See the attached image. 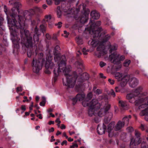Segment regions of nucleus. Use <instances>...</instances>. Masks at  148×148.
<instances>
[{
    "label": "nucleus",
    "mask_w": 148,
    "mask_h": 148,
    "mask_svg": "<svg viewBox=\"0 0 148 148\" xmlns=\"http://www.w3.org/2000/svg\"><path fill=\"white\" fill-rule=\"evenodd\" d=\"M54 60L56 62L58 63V67L56 69L55 68L53 70L55 76L57 77L59 75L62 73L66 77V79H62L63 84L64 86H67L69 88H73L74 86L76 81L79 82H83L88 79L89 75L86 73H83L81 75L80 73L82 72V69L83 68V62L78 61L75 62V65L77 66L79 70V75L77 76V74H70L71 67L69 66L67 68L66 66V59L65 56H62L61 57L59 54H54Z\"/></svg>",
    "instance_id": "nucleus-1"
},
{
    "label": "nucleus",
    "mask_w": 148,
    "mask_h": 148,
    "mask_svg": "<svg viewBox=\"0 0 148 148\" xmlns=\"http://www.w3.org/2000/svg\"><path fill=\"white\" fill-rule=\"evenodd\" d=\"M4 11L7 15L8 23L9 26L12 29H13V27H17V28H21L24 26L25 20L23 18L22 16H18V24L16 23V20L14 19L16 16V13L15 12V8H12L9 14L7 13V9L6 5L4 7Z\"/></svg>",
    "instance_id": "nucleus-2"
},
{
    "label": "nucleus",
    "mask_w": 148,
    "mask_h": 148,
    "mask_svg": "<svg viewBox=\"0 0 148 148\" xmlns=\"http://www.w3.org/2000/svg\"><path fill=\"white\" fill-rule=\"evenodd\" d=\"M115 78L118 81H120V85L122 87H124L128 82L130 86L134 88L138 84V81L136 77H132L130 75H123L119 73H116L115 74Z\"/></svg>",
    "instance_id": "nucleus-3"
},
{
    "label": "nucleus",
    "mask_w": 148,
    "mask_h": 148,
    "mask_svg": "<svg viewBox=\"0 0 148 148\" xmlns=\"http://www.w3.org/2000/svg\"><path fill=\"white\" fill-rule=\"evenodd\" d=\"M142 87L139 86L127 94L126 96L127 99L131 103H135L136 106H138L140 104L144 102L145 99L140 97L141 92L142 91Z\"/></svg>",
    "instance_id": "nucleus-4"
},
{
    "label": "nucleus",
    "mask_w": 148,
    "mask_h": 148,
    "mask_svg": "<svg viewBox=\"0 0 148 148\" xmlns=\"http://www.w3.org/2000/svg\"><path fill=\"white\" fill-rule=\"evenodd\" d=\"M88 101H84L82 103L84 106L89 107L88 114L89 116H91L96 113L95 112L100 108L101 105L95 99H93L90 103H88Z\"/></svg>",
    "instance_id": "nucleus-5"
},
{
    "label": "nucleus",
    "mask_w": 148,
    "mask_h": 148,
    "mask_svg": "<svg viewBox=\"0 0 148 148\" xmlns=\"http://www.w3.org/2000/svg\"><path fill=\"white\" fill-rule=\"evenodd\" d=\"M110 38V36L108 34L105 36L102 40L100 42H98L97 41H95L93 40L89 41L88 42V44L92 45L93 47H96L97 44L98 45V46L97 48V51H100L99 53L100 54L98 56V57L101 55H104V50L105 48L104 46L103 43L109 40Z\"/></svg>",
    "instance_id": "nucleus-6"
},
{
    "label": "nucleus",
    "mask_w": 148,
    "mask_h": 148,
    "mask_svg": "<svg viewBox=\"0 0 148 148\" xmlns=\"http://www.w3.org/2000/svg\"><path fill=\"white\" fill-rule=\"evenodd\" d=\"M21 37L23 43L27 47H31L32 45V37L31 36L29 31L22 29L20 31Z\"/></svg>",
    "instance_id": "nucleus-7"
},
{
    "label": "nucleus",
    "mask_w": 148,
    "mask_h": 148,
    "mask_svg": "<svg viewBox=\"0 0 148 148\" xmlns=\"http://www.w3.org/2000/svg\"><path fill=\"white\" fill-rule=\"evenodd\" d=\"M39 55L41 58L38 60L36 58H34L32 63L33 71L36 73H38L41 69L42 64L45 60L43 58V53H40Z\"/></svg>",
    "instance_id": "nucleus-8"
},
{
    "label": "nucleus",
    "mask_w": 148,
    "mask_h": 148,
    "mask_svg": "<svg viewBox=\"0 0 148 148\" xmlns=\"http://www.w3.org/2000/svg\"><path fill=\"white\" fill-rule=\"evenodd\" d=\"M109 59L114 64H117L123 61L125 59V57L123 55H121L117 52H115L110 55Z\"/></svg>",
    "instance_id": "nucleus-9"
},
{
    "label": "nucleus",
    "mask_w": 148,
    "mask_h": 148,
    "mask_svg": "<svg viewBox=\"0 0 148 148\" xmlns=\"http://www.w3.org/2000/svg\"><path fill=\"white\" fill-rule=\"evenodd\" d=\"M138 109L141 110L139 115L141 116H145V119L148 121V104L143 103L139 106Z\"/></svg>",
    "instance_id": "nucleus-10"
},
{
    "label": "nucleus",
    "mask_w": 148,
    "mask_h": 148,
    "mask_svg": "<svg viewBox=\"0 0 148 148\" xmlns=\"http://www.w3.org/2000/svg\"><path fill=\"white\" fill-rule=\"evenodd\" d=\"M46 61L45 63V67L46 69H49L50 70H46L45 71V73L50 74L51 73V70L53 68H54L55 65L53 62H51L52 60V56H48L46 58Z\"/></svg>",
    "instance_id": "nucleus-11"
},
{
    "label": "nucleus",
    "mask_w": 148,
    "mask_h": 148,
    "mask_svg": "<svg viewBox=\"0 0 148 148\" xmlns=\"http://www.w3.org/2000/svg\"><path fill=\"white\" fill-rule=\"evenodd\" d=\"M111 105L108 103H107L105 105L103 108H101L97 113L98 115L100 117H102L107 113L110 109Z\"/></svg>",
    "instance_id": "nucleus-12"
},
{
    "label": "nucleus",
    "mask_w": 148,
    "mask_h": 148,
    "mask_svg": "<svg viewBox=\"0 0 148 148\" xmlns=\"http://www.w3.org/2000/svg\"><path fill=\"white\" fill-rule=\"evenodd\" d=\"M101 24V22L97 21L95 24L93 23L90 26V28L92 29V32L93 34V36L94 38L98 37L100 33L99 31L98 30L95 31L94 29L95 27H96L100 25Z\"/></svg>",
    "instance_id": "nucleus-13"
},
{
    "label": "nucleus",
    "mask_w": 148,
    "mask_h": 148,
    "mask_svg": "<svg viewBox=\"0 0 148 148\" xmlns=\"http://www.w3.org/2000/svg\"><path fill=\"white\" fill-rule=\"evenodd\" d=\"M135 136L137 137L136 139V141L134 138H132L130 143V145L134 144V145H138L141 142V140L139 138L140 135V132L137 130H135Z\"/></svg>",
    "instance_id": "nucleus-14"
},
{
    "label": "nucleus",
    "mask_w": 148,
    "mask_h": 148,
    "mask_svg": "<svg viewBox=\"0 0 148 148\" xmlns=\"http://www.w3.org/2000/svg\"><path fill=\"white\" fill-rule=\"evenodd\" d=\"M85 95L84 93L78 94L75 98L73 99V101L75 103L76 102L78 101H83L85 99Z\"/></svg>",
    "instance_id": "nucleus-15"
},
{
    "label": "nucleus",
    "mask_w": 148,
    "mask_h": 148,
    "mask_svg": "<svg viewBox=\"0 0 148 148\" xmlns=\"http://www.w3.org/2000/svg\"><path fill=\"white\" fill-rule=\"evenodd\" d=\"M106 129V126L103 124L102 126H100L99 125H98L97 130L99 134L102 135L105 133Z\"/></svg>",
    "instance_id": "nucleus-16"
},
{
    "label": "nucleus",
    "mask_w": 148,
    "mask_h": 148,
    "mask_svg": "<svg viewBox=\"0 0 148 148\" xmlns=\"http://www.w3.org/2000/svg\"><path fill=\"white\" fill-rule=\"evenodd\" d=\"M90 15L92 19H97L100 17L99 14L95 10H93L90 13Z\"/></svg>",
    "instance_id": "nucleus-17"
},
{
    "label": "nucleus",
    "mask_w": 148,
    "mask_h": 148,
    "mask_svg": "<svg viewBox=\"0 0 148 148\" xmlns=\"http://www.w3.org/2000/svg\"><path fill=\"white\" fill-rule=\"evenodd\" d=\"M41 9L40 8L36 7L34 8L30 9L29 11V12L31 14V15L32 16L36 12L40 11Z\"/></svg>",
    "instance_id": "nucleus-18"
},
{
    "label": "nucleus",
    "mask_w": 148,
    "mask_h": 148,
    "mask_svg": "<svg viewBox=\"0 0 148 148\" xmlns=\"http://www.w3.org/2000/svg\"><path fill=\"white\" fill-rule=\"evenodd\" d=\"M125 125L121 121H119L116 124L115 130H119L123 127Z\"/></svg>",
    "instance_id": "nucleus-19"
},
{
    "label": "nucleus",
    "mask_w": 148,
    "mask_h": 148,
    "mask_svg": "<svg viewBox=\"0 0 148 148\" xmlns=\"http://www.w3.org/2000/svg\"><path fill=\"white\" fill-rule=\"evenodd\" d=\"M131 116L130 115L126 116L123 119L122 122L124 123V125H127L129 123V119H131Z\"/></svg>",
    "instance_id": "nucleus-20"
},
{
    "label": "nucleus",
    "mask_w": 148,
    "mask_h": 148,
    "mask_svg": "<svg viewBox=\"0 0 148 148\" xmlns=\"http://www.w3.org/2000/svg\"><path fill=\"white\" fill-rule=\"evenodd\" d=\"M32 16L31 14L28 11H25L24 14V17L25 18V20H31V18Z\"/></svg>",
    "instance_id": "nucleus-21"
},
{
    "label": "nucleus",
    "mask_w": 148,
    "mask_h": 148,
    "mask_svg": "<svg viewBox=\"0 0 148 148\" xmlns=\"http://www.w3.org/2000/svg\"><path fill=\"white\" fill-rule=\"evenodd\" d=\"M55 2V3L56 5L59 4L60 2L64 0H53ZM46 2L47 4L49 5H51L52 3V0H47Z\"/></svg>",
    "instance_id": "nucleus-22"
},
{
    "label": "nucleus",
    "mask_w": 148,
    "mask_h": 148,
    "mask_svg": "<svg viewBox=\"0 0 148 148\" xmlns=\"http://www.w3.org/2000/svg\"><path fill=\"white\" fill-rule=\"evenodd\" d=\"M92 94L91 92H90L88 93L87 96V97L83 101H88V103H90V102H89V100H90L92 97Z\"/></svg>",
    "instance_id": "nucleus-23"
},
{
    "label": "nucleus",
    "mask_w": 148,
    "mask_h": 148,
    "mask_svg": "<svg viewBox=\"0 0 148 148\" xmlns=\"http://www.w3.org/2000/svg\"><path fill=\"white\" fill-rule=\"evenodd\" d=\"M114 127V123H111L108 125V132H110L113 129Z\"/></svg>",
    "instance_id": "nucleus-24"
},
{
    "label": "nucleus",
    "mask_w": 148,
    "mask_h": 148,
    "mask_svg": "<svg viewBox=\"0 0 148 148\" xmlns=\"http://www.w3.org/2000/svg\"><path fill=\"white\" fill-rule=\"evenodd\" d=\"M119 105L123 108H125L126 106V103L125 101H123L122 100H120L119 102Z\"/></svg>",
    "instance_id": "nucleus-25"
},
{
    "label": "nucleus",
    "mask_w": 148,
    "mask_h": 148,
    "mask_svg": "<svg viewBox=\"0 0 148 148\" xmlns=\"http://www.w3.org/2000/svg\"><path fill=\"white\" fill-rule=\"evenodd\" d=\"M131 63V61L129 60H126L123 63V66L125 67H128Z\"/></svg>",
    "instance_id": "nucleus-26"
},
{
    "label": "nucleus",
    "mask_w": 148,
    "mask_h": 148,
    "mask_svg": "<svg viewBox=\"0 0 148 148\" xmlns=\"http://www.w3.org/2000/svg\"><path fill=\"white\" fill-rule=\"evenodd\" d=\"M57 13L58 16L59 18L61 16L62 13L61 10V9L60 7H57Z\"/></svg>",
    "instance_id": "nucleus-27"
},
{
    "label": "nucleus",
    "mask_w": 148,
    "mask_h": 148,
    "mask_svg": "<svg viewBox=\"0 0 148 148\" xmlns=\"http://www.w3.org/2000/svg\"><path fill=\"white\" fill-rule=\"evenodd\" d=\"M76 41H77V44L78 45H82L83 44L82 40L81 38L78 37H77L76 39Z\"/></svg>",
    "instance_id": "nucleus-28"
},
{
    "label": "nucleus",
    "mask_w": 148,
    "mask_h": 148,
    "mask_svg": "<svg viewBox=\"0 0 148 148\" xmlns=\"http://www.w3.org/2000/svg\"><path fill=\"white\" fill-rule=\"evenodd\" d=\"M40 34H35L34 36V42H38L39 40V36Z\"/></svg>",
    "instance_id": "nucleus-29"
},
{
    "label": "nucleus",
    "mask_w": 148,
    "mask_h": 148,
    "mask_svg": "<svg viewBox=\"0 0 148 148\" xmlns=\"http://www.w3.org/2000/svg\"><path fill=\"white\" fill-rule=\"evenodd\" d=\"M45 18L46 21L49 22L51 19V16L50 15H47L45 16Z\"/></svg>",
    "instance_id": "nucleus-30"
},
{
    "label": "nucleus",
    "mask_w": 148,
    "mask_h": 148,
    "mask_svg": "<svg viewBox=\"0 0 148 148\" xmlns=\"http://www.w3.org/2000/svg\"><path fill=\"white\" fill-rule=\"evenodd\" d=\"M117 49V46L116 45H114L111 47V48L110 51V52H112V51L116 50Z\"/></svg>",
    "instance_id": "nucleus-31"
},
{
    "label": "nucleus",
    "mask_w": 148,
    "mask_h": 148,
    "mask_svg": "<svg viewBox=\"0 0 148 148\" xmlns=\"http://www.w3.org/2000/svg\"><path fill=\"white\" fill-rule=\"evenodd\" d=\"M102 90L99 89H97L95 91H94V92L97 95H99L102 93Z\"/></svg>",
    "instance_id": "nucleus-32"
},
{
    "label": "nucleus",
    "mask_w": 148,
    "mask_h": 148,
    "mask_svg": "<svg viewBox=\"0 0 148 148\" xmlns=\"http://www.w3.org/2000/svg\"><path fill=\"white\" fill-rule=\"evenodd\" d=\"M78 147V145L75 143H72V145H70V148H77Z\"/></svg>",
    "instance_id": "nucleus-33"
},
{
    "label": "nucleus",
    "mask_w": 148,
    "mask_h": 148,
    "mask_svg": "<svg viewBox=\"0 0 148 148\" xmlns=\"http://www.w3.org/2000/svg\"><path fill=\"white\" fill-rule=\"evenodd\" d=\"M40 29L42 30V32H43L45 30V27L43 25H40Z\"/></svg>",
    "instance_id": "nucleus-34"
},
{
    "label": "nucleus",
    "mask_w": 148,
    "mask_h": 148,
    "mask_svg": "<svg viewBox=\"0 0 148 148\" xmlns=\"http://www.w3.org/2000/svg\"><path fill=\"white\" fill-rule=\"evenodd\" d=\"M89 50H86L85 48H84L83 49L82 52L83 54L84 55H87V52Z\"/></svg>",
    "instance_id": "nucleus-35"
},
{
    "label": "nucleus",
    "mask_w": 148,
    "mask_h": 148,
    "mask_svg": "<svg viewBox=\"0 0 148 148\" xmlns=\"http://www.w3.org/2000/svg\"><path fill=\"white\" fill-rule=\"evenodd\" d=\"M56 122L58 123V124H57V125L58 127H60V124L61 123V121L60 120V119L59 118H58L56 119L55 121Z\"/></svg>",
    "instance_id": "nucleus-36"
},
{
    "label": "nucleus",
    "mask_w": 148,
    "mask_h": 148,
    "mask_svg": "<svg viewBox=\"0 0 148 148\" xmlns=\"http://www.w3.org/2000/svg\"><path fill=\"white\" fill-rule=\"evenodd\" d=\"M62 23L60 22H59L57 24H55V25L57 26V27L58 28H60L62 26Z\"/></svg>",
    "instance_id": "nucleus-37"
},
{
    "label": "nucleus",
    "mask_w": 148,
    "mask_h": 148,
    "mask_svg": "<svg viewBox=\"0 0 148 148\" xmlns=\"http://www.w3.org/2000/svg\"><path fill=\"white\" fill-rule=\"evenodd\" d=\"M106 65V64L105 63L103 62H101L99 63V65L101 67H103L104 66H105Z\"/></svg>",
    "instance_id": "nucleus-38"
},
{
    "label": "nucleus",
    "mask_w": 148,
    "mask_h": 148,
    "mask_svg": "<svg viewBox=\"0 0 148 148\" xmlns=\"http://www.w3.org/2000/svg\"><path fill=\"white\" fill-rule=\"evenodd\" d=\"M110 93L113 97H114L116 96L115 93L113 90H111Z\"/></svg>",
    "instance_id": "nucleus-39"
},
{
    "label": "nucleus",
    "mask_w": 148,
    "mask_h": 148,
    "mask_svg": "<svg viewBox=\"0 0 148 148\" xmlns=\"http://www.w3.org/2000/svg\"><path fill=\"white\" fill-rule=\"evenodd\" d=\"M57 35L56 34H54L53 35L52 39L54 40H56L57 39Z\"/></svg>",
    "instance_id": "nucleus-40"
},
{
    "label": "nucleus",
    "mask_w": 148,
    "mask_h": 148,
    "mask_svg": "<svg viewBox=\"0 0 148 148\" xmlns=\"http://www.w3.org/2000/svg\"><path fill=\"white\" fill-rule=\"evenodd\" d=\"M64 32L65 34V35L64 36L65 38H67L69 35V33L67 32L66 31H64Z\"/></svg>",
    "instance_id": "nucleus-41"
},
{
    "label": "nucleus",
    "mask_w": 148,
    "mask_h": 148,
    "mask_svg": "<svg viewBox=\"0 0 148 148\" xmlns=\"http://www.w3.org/2000/svg\"><path fill=\"white\" fill-rule=\"evenodd\" d=\"M108 81L112 85L113 84H114V81L113 79H109L108 80Z\"/></svg>",
    "instance_id": "nucleus-42"
},
{
    "label": "nucleus",
    "mask_w": 148,
    "mask_h": 148,
    "mask_svg": "<svg viewBox=\"0 0 148 148\" xmlns=\"http://www.w3.org/2000/svg\"><path fill=\"white\" fill-rule=\"evenodd\" d=\"M22 90V88L21 87H17L16 88V92H21Z\"/></svg>",
    "instance_id": "nucleus-43"
},
{
    "label": "nucleus",
    "mask_w": 148,
    "mask_h": 148,
    "mask_svg": "<svg viewBox=\"0 0 148 148\" xmlns=\"http://www.w3.org/2000/svg\"><path fill=\"white\" fill-rule=\"evenodd\" d=\"M14 40L15 39L16 40H15V41H14V42H15V41H16V42L17 43H18L19 40H20V39L19 38L18 39L17 38L18 37H17V36H14Z\"/></svg>",
    "instance_id": "nucleus-44"
},
{
    "label": "nucleus",
    "mask_w": 148,
    "mask_h": 148,
    "mask_svg": "<svg viewBox=\"0 0 148 148\" xmlns=\"http://www.w3.org/2000/svg\"><path fill=\"white\" fill-rule=\"evenodd\" d=\"M115 90L116 92H118L121 91V89L118 87L116 86L115 87Z\"/></svg>",
    "instance_id": "nucleus-45"
},
{
    "label": "nucleus",
    "mask_w": 148,
    "mask_h": 148,
    "mask_svg": "<svg viewBox=\"0 0 148 148\" xmlns=\"http://www.w3.org/2000/svg\"><path fill=\"white\" fill-rule=\"evenodd\" d=\"M27 55L28 57H30L32 55V52L31 51H28L27 52Z\"/></svg>",
    "instance_id": "nucleus-46"
},
{
    "label": "nucleus",
    "mask_w": 148,
    "mask_h": 148,
    "mask_svg": "<svg viewBox=\"0 0 148 148\" xmlns=\"http://www.w3.org/2000/svg\"><path fill=\"white\" fill-rule=\"evenodd\" d=\"M38 30L37 26H36L35 28L34 32L35 34H39L38 33Z\"/></svg>",
    "instance_id": "nucleus-47"
},
{
    "label": "nucleus",
    "mask_w": 148,
    "mask_h": 148,
    "mask_svg": "<svg viewBox=\"0 0 148 148\" xmlns=\"http://www.w3.org/2000/svg\"><path fill=\"white\" fill-rule=\"evenodd\" d=\"M21 109L23 110V111H25L26 110V106L25 105H23L21 106Z\"/></svg>",
    "instance_id": "nucleus-48"
},
{
    "label": "nucleus",
    "mask_w": 148,
    "mask_h": 148,
    "mask_svg": "<svg viewBox=\"0 0 148 148\" xmlns=\"http://www.w3.org/2000/svg\"><path fill=\"white\" fill-rule=\"evenodd\" d=\"M127 130L130 132H132L133 130V128L132 127H129L127 128Z\"/></svg>",
    "instance_id": "nucleus-49"
},
{
    "label": "nucleus",
    "mask_w": 148,
    "mask_h": 148,
    "mask_svg": "<svg viewBox=\"0 0 148 148\" xmlns=\"http://www.w3.org/2000/svg\"><path fill=\"white\" fill-rule=\"evenodd\" d=\"M3 19L1 15H0V25H1L2 22L3 21Z\"/></svg>",
    "instance_id": "nucleus-50"
},
{
    "label": "nucleus",
    "mask_w": 148,
    "mask_h": 148,
    "mask_svg": "<svg viewBox=\"0 0 148 148\" xmlns=\"http://www.w3.org/2000/svg\"><path fill=\"white\" fill-rule=\"evenodd\" d=\"M67 141L66 140H64L63 141L62 143H61V145L62 146H63L64 145H67Z\"/></svg>",
    "instance_id": "nucleus-51"
},
{
    "label": "nucleus",
    "mask_w": 148,
    "mask_h": 148,
    "mask_svg": "<svg viewBox=\"0 0 148 148\" xmlns=\"http://www.w3.org/2000/svg\"><path fill=\"white\" fill-rule=\"evenodd\" d=\"M46 38L49 40L51 38V36L49 35V34H47L46 35Z\"/></svg>",
    "instance_id": "nucleus-52"
},
{
    "label": "nucleus",
    "mask_w": 148,
    "mask_h": 148,
    "mask_svg": "<svg viewBox=\"0 0 148 148\" xmlns=\"http://www.w3.org/2000/svg\"><path fill=\"white\" fill-rule=\"evenodd\" d=\"M45 101H42L40 103V106H44L45 105Z\"/></svg>",
    "instance_id": "nucleus-53"
},
{
    "label": "nucleus",
    "mask_w": 148,
    "mask_h": 148,
    "mask_svg": "<svg viewBox=\"0 0 148 148\" xmlns=\"http://www.w3.org/2000/svg\"><path fill=\"white\" fill-rule=\"evenodd\" d=\"M36 116L37 117H38V118L40 119H42V114H40L38 115H37Z\"/></svg>",
    "instance_id": "nucleus-54"
},
{
    "label": "nucleus",
    "mask_w": 148,
    "mask_h": 148,
    "mask_svg": "<svg viewBox=\"0 0 148 148\" xmlns=\"http://www.w3.org/2000/svg\"><path fill=\"white\" fill-rule=\"evenodd\" d=\"M95 121L96 123H98L99 122L100 120L99 118H96L95 119Z\"/></svg>",
    "instance_id": "nucleus-55"
},
{
    "label": "nucleus",
    "mask_w": 148,
    "mask_h": 148,
    "mask_svg": "<svg viewBox=\"0 0 148 148\" xmlns=\"http://www.w3.org/2000/svg\"><path fill=\"white\" fill-rule=\"evenodd\" d=\"M140 129L142 130H145L144 125L142 124H141L140 127Z\"/></svg>",
    "instance_id": "nucleus-56"
},
{
    "label": "nucleus",
    "mask_w": 148,
    "mask_h": 148,
    "mask_svg": "<svg viewBox=\"0 0 148 148\" xmlns=\"http://www.w3.org/2000/svg\"><path fill=\"white\" fill-rule=\"evenodd\" d=\"M23 98L25 99L23 100V102H25L26 101H28V100L27 99V97H24Z\"/></svg>",
    "instance_id": "nucleus-57"
},
{
    "label": "nucleus",
    "mask_w": 148,
    "mask_h": 148,
    "mask_svg": "<svg viewBox=\"0 0 148 148\" xmlns=\"http://www.w3.org/2000/svg\"><path fill=\"white\" fill-rule=\"evenodd\" d=\"M54 130V129L53 127H51L49 130V132H53Z\"/></svg>",
    "instance_id": "nucleus-58"
},
{
    "label": "nucleus",
    "mask_w": 148,
    "mask_h": 148,
    "mask_svg": "<svg viewBox=\"0 0 148 148\" xmlns=\"http://www.w3.org/2000/svg\"><path fill=\"white\" fill-rule=\"evenodd\" d=\"M60 128L61 129H64L66 128V127L65 126V125L63 124H61V126L60 127Z\"/></svg>",
    "instance_id": "nucleus-59"
},
{
    "label": "nucleus",
    "mask_w": 148,
    "mask_h": 148,
    "mask_svg": "<svg viewBox=\"0 0 148 148\" xmlns=\"http://www.w3.org/2000/svg\"><path fill=\"white\" fill-rule=\"evenodd\" d=\"M114 108L115 109V112L116 113H117L118 111V108L116 106H114Z\"/></svg>",
    "instance_id": "nucleus-60"
},
{
    "label": "nucleus",
    "mask_w": 148,
    "mask_h": 148,
    "mask_svg": "<svg viewBox=\"0 0 148 148\" xmlns=\"http://www.w3.org/2000/svg\"><path fill=\"white\" fill-rule=\"evenodd\" d=\"M60 49V47H59V46L58 45H57L56 46V47H55V49L56 50V51H58V50H59Z\"/></svg>",
    "instance_id": "nucleus-61"
},
{
    "label": "nucleus",
    "mask_w": 148,
    "mask_h": 148,
    "mask_svg": "<svg viewBox=\"0 0 148 148\" xmlns=\"http://www.w3.org/2000/svg\"><path fill=\"white\" fill-rule=\"evenodd\" d=\"M63 136L65 137L66 139L68 138V136L66 135V133L65 132H64L63 133Z\"/></svg>",
    "instance_id": "nucleus-62"
},
{
    "label": "nucleus",
    "mask_w": 148,
    "mask_h": 148,
    "mask_svg": "<svg viewBox=\"0 0 148 148\" xmlns=\"http://www.w3.org/2000/svg\"><path fill=\"white\" fill-rule=\"evenodd\" d=\"M64 12L66 13V14H69L70 13L69 9L68 10H64Z\"/></svg>",
    "instance_id": "nucleus-63"
},
{
    "label": "nucleus",
    "mask_w": 148,
    "mask_h": 148,
    "mask_svg": "<svg viewBox=\"0 0 148 148\" xmlns=\"http://www.w3.org/2000/svg\"><path fill=\"white\" fill-rule=\"evenodd\" d=\"M54 123V122L53 121H50L48 123V124L49 125H51L52 124H53Z\"/></svg>",
    "instance_id": "nucleus-64"
}]
</instances>
